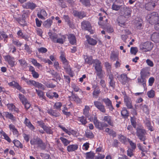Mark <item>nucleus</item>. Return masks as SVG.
<instances>
[{"label": "nucleus", "mask_w": 159, "mask_h": 159, "mask_svg": "<svg viewBox=\"0 0 159 159\" xmlns=\"http://www.w3.org/2000/svg\"><path fill=\"white\" fill-rule=\"evenodd\" d=\"M159 19L158 15L156 12H153L148 14L146 17V19L151 24H153L156 23Z\"/></svg>", "instance_id": "obj_1"}, {"label": "nucleus", "mask_w": 159, "mask_h": 159, "mask_svg": "<svg viewBox=\"0 0 159 159\" xmlns=\"http://www.w3.org/2000/svg\"><path fill=\"white\" fill-rule=\"evenodd\" d=\"M30 142L31 145H37L38 147L43 150H44L46 148V146L45 143L43 142L38 137L32 139L30 140Z\"/></svg>", "instance_id": "obj_2"}, {"label": "nucleus", "mask_w": 159, "mask_h": 159, "mask_svg": "<svg viewBox=\"0 0 159 159\" xmlns=\"http://www.w3.org/2000/svg\"><path fill=\"white\" fill-rule=\"evenodd\" d=\"M93 122L95 127L100 130H102L104 129V128L108 126L107 124L104 122L99 121L96 117H94Z\"/></svg>", "instance_id": "obj_3"}, {"label": "nucleus", "mask_w": 159, "mask_h": 159, "mask_svg": "<svg viewBox=\"0 0 159 159\" xmlns=\"http://www.w3.org/2000/svg\"><path fill=\"white\" fill-rule=\"evenodd\" d=\"M146 134V131L144 129L139 128L136 129V135L142 141H144L146 139L145 136Z\"/></svg>", "instance_id": "obj_4"}, {"label": "nucleus", "mask_w": 159, "mask_h": 159, "mask_svg": "<svg viewBox=\"0 0 159 159\" xmlns=\"http://www.w3.org/2000/svg\"><path fill=\"white\" fill-rule=\"evenodd\" d=\"M81 28L82 30H88L91 34L93 33V30H92V26L90 23L87 21L84 20L81 23Z\"/></svg>", "instance_id": "obj_5"}, {"label": "nucleus", "mask_w": 159, "mask_h": 159, "mask_svg": "<svg viewBox=\"0 0 159 159\" xmlns=\"http://www.w3.org/2000/svg\"><path fill=\"white\" fill-rule=\"evenodd\" d=\"M102 100L105 103L106 107L109 109L110 111H112L114 108L111 101L107 98H103Z\"/></svg>", "instance_id": "obj_6"}, {"label": "nucleus", "mask_w": 159, "mask_h": 159, "mask_svg": "<svg viewBox=\"0 0 159 159\" xmlns=\"http://www.w3.org/2000/svg\"><path fill=\"white\" fill-rule=\"evenodd\" d=\"M131 10L129 7L124 5V8L123 9L122 11H120L121 15L124 16L125 18H128L131 16Z\"/></svg>", "instance_id": "obj_7"}, {"label": "nucleus", "mask_w": 159, "mask_h": 159, "mask_svg": "<svg viewBox=\"0 0 159 159\" xmlns=\"http://www.w3.org/2000/svg\"><path fill=\"white\" fill-rule=\"evenodd\" d=\"M95 106L101 112L104 113L106 112L105 106L101 102L98 101H95L94 102Z\"/></svg>", "instance_id": "obj_8"}, {"label": "nucleus", "mask_w": 159, "mask_h": 159, "mask_svg": "<svg viewBox=\"0 0 159 159\" xmlns=\"http://www.w3.org/2000/svg\"><path fill=\"white\" fill-rule=\"evenodd\" d=\"M108 77V81L109 86L114 89L115 88L116 82L114 80V77L113 74L107 75Z\"/></svg>", "instance_id": "obj_9"}, {"label": "nucleus", "mask_w": 159, "mask_h": 159, "mask_svg": "<svg viewBox=\"0 0 159 159\" xmlns=\"http://www.w3.org/2000/svg\"><path fill=\"white\" fill-rule=\"evenodd\" d=\"M153 46V45L151 42H147L143 44L141 46V48L144 52H147L151 50Z\"/></svg>", "instance_id": "obj_10"}, {"label": "nucleus", "mask_w": 159, "mask_h": 159, "mask_svg": "<svg viewBox=\"0 0 159 159\" xmlns=\"http://www.w3.org/2000/svg\"><path fill=\"white\" fill-rule=\"evenodd\" d=\"M4 58L5 60L8 62L10 67H13L16 65V63L14 61V57L7 55L5 56Z\"/></svg>", "instance_id": "obj_11"}, {"label": "nucleus", "mask_w": 159, "mask_h": 159, "mask_svg": "<svg viewBox=\"0 0 159 159\" xmlns=\"http://www.w3.org/2000/svg\"><path fill=\"white\" fill-rule=\"evenodd\" d=\"M124 3L123 2L120 3V5L116 4L114 3L111 6V9L115 11L120 10V12L122 11V9L124 8Z\"/></svg>", "instance_id": "obj_12"}, {"label": "nucleus", "mask_w": 159, "mask_h": 159, "mask_svg": "<svg viewBox=\"0 0 159 159\" xmlns=\"http://www.w3.org/2000/svg\"><path fill=\"white\" fill-rule=\"evenodd\" d=\"M93 66L97 72H102V66H101V62L98 60H95L94 61Z\"/></svg>", "instance_id": "obj_13"}, {"label": "nucleus", "mask_w": 159, "mask_h": 159, "mask_svg": "<svg viewBox=\"0 0 159 159\" xmlns=\"http://www.w3.org/2000/svg\"><path fill=\"white\" fill-rule=\"evenodd\" d=\"M73 14L75 16L77 17L80 19H82L86 16V15L84 11H77L74 10Z\"/></svg>", "instance_id": "obj_14"}, {"label": "nucleus", "mask_w": 159, "mask_h": 159, "mask_svg": "<svg viewBox=\"0 0 159 159\" xmlns=\"http://www.w3.org/2000/svg\"><path fill=\"white\" fill-rule=\"evenodd\" d=\"M29 15V12L28 11H24L23 14L22 15V19L21 20H20L19 21V23L23 26L25 25V19Z\"/></svg>", "instance_id": "obj_15"}, {"label": "nucleus", "mask_w": 159, "mask_h": 159, "mask_svg": "<svg viewBox=\"0 0 159 159\" xmlns=\"http://www.w3.org/2000/svg\"><path fill=\"white\" fill-rule=\"evenodd\" d=\"M23 7L24 8L33 10L37 7V5L32 2H28L23 4Z\"/></svg>", "instance_id": "obj_16"}, {"label": "nucleus", "mask_w": 159, "mask_h": 159, "mask_svg": "<svg viewBox=\"0 0 159 159\" xmlns=\"http://www.w3.org/2000/svg\"><path fill=\"white\" fill-rule=\"evenodd\" d=\"M124 100L126 106L128 108L131 109L133 108L131 100L129 97L125 96L124 98Z\"/></svg>", "instance_id": "obj_17"}, {"label": "nucleus", "mask_w": 159, "mask_h": 159, "mask_svg": "<svg viewBox=\"0 0 159 159\" xmlns=\"http://www.w3.org/2000/svg\"><path fill=\"white\" fill-rule=\"evenodd\" d=\"M47 111V113L50 115L55 117H58L60 115V112L56 110H53L50 109H48Z\"/></svg>", "instance_id": "obj_18"}, {"label": "nucleus", "mask_w": 159, "mask_h": 159, "mask_svg": "<svg viewBox=\"0 0 159 159\" xmlns=\"http://www.w3.org/2000/svg\"><path fill=\"white\" fill-rule=\"evenodd\" d=\"M46 95L50 99H52L53 98L57 99L59 97V95L56 92H48L46 93Z\"/></svg>", "instance_id": "obj_19"}, {"label": "nucleus", "mask_w": 159, "mask_h": 159, "mask_svg": "<svg viewBox=\"0 0 159 159\" xmlns=\"http://www.w3.org/2000/svg\"><path fill=\"white\" fill-rule=\"evenodd\" d=\"M119 80L123 85L125 84L128 81V78L126 75L125 74H121L120 76Z\"/></svg>", "instance_id": "obj_20"}, {"label": "nucleus", "mask_w": 159, "mask_h": 159, "mask_svg": "<svg viewBox=\"0 0 159 159\" xmlns=\"http://www.w3.org/2000/svg\"><path fill=\"white\" fill-rule=\"evenodd\" d=\"M68 39L70 43L72 44H75L76 43V39L74 35L70 34L68 35Z\"/></svg>", "instance_id": "obj_21"}, {"label": "nucleus", "mask_w": 159, "mask_h": 159, "mask_svg": "<svg viewBox=\"0 0 159 159\" xmlns=\"http://www.w3.org/2000/svg\"><path fill=\"white\" fill-rule=\"evenodd\" d=\"M78 146L77 144H72L68 146L67 150L68 152H72L77 149Z\"/></svg>", "instance_id": "obj_22"}, {"label": "nucleus", "mask_w": 159, "mask_h": 159, "mask_svg": "<svg viewBox=\"0 0 159 159\" xmlns=\"http://www.w3.org/2000/svg\"><path fill=\"white\" fill-rule=\"evenodd\" d=\"M155 6V4L153 2H149L145 5V8L148 11L153 9Z\"/></svg>", "instance_id": "obj_23"}, {"label": "nucleus", "mask_w": 159, "mask_h": 159, "mask_svg": "<svg viewBox=\"0 0 159 159\" xmlns=\"http://www.w3.org/2000/svg\"><path fill=\"white\" fill-rule=\"evenodd\" d=\"M84 59L85 60V62L89 65H92V63H94L93 60L92 59L91 56H85L84 57Z\"/></svg>", "instance_id": "obj_24"}, {"label": "nucleus", "mask_w": 159, "mask_h": 159, "mask_svg": "<svg viewBox=\"0 0 159 159\" xmlns=\"http://www.w3.org/2000/svg\"><path fill=\"white\" fill-rule=\"evenodd\" d=\"M24 123L31 130H33L34 129V126L31 123L30 120L27 118H25Z\"/></svg>", "instance_id": "obj_25"}, {"label": "nucleus", "mask_w": 159, "mask_h": 159, "mask_svg": "<svg viewBox=\"0 0 159 159\" xmlns=\"http://www.w3.org/2000/svg\"><path fill=\"white\" fill-rule=\"evenodd\" d=\"M111 117L110 116H105L103 119V120L106 122L108 125L111 126H113V122L111 119Z\"/></svg>", "instance_id": "obj_26"}, {"label": "nucleus", "mask_w": 159, "mask_h": 159, "mask_svg": "<svg viewBox=\"0 0 159 159\" xmlns=\"http://www.w3.org/2000/svg\"><path fill=\"white\" fill-rule=\"evenodd\" d=\"M121 114L123 118H126L129 116V112L125 107H123L121 111Z\"/></svg>", "instance_id": "obj_27"}, {"label": "nucleus", "mask_w": 159, "mask_h": 159, "mask_svg": "<svg viewBox=\"0 0 159 159\" xmlns=\"http://www.w3.org/2000/svg\"><path fill=\"white\" fill-rule=\"evenodd\" d=\"M144 123L146 126L148 127L149 130L151 131L153 130V128L151 125L150 123V120L149 119L146 118L144 120Z\"/></svg>", "instance_id": "obj_28"}, {"label": "nucleus", "mask_w": 159, "mask_h": 159, "mask_svg": "<svg viewBox=\"0 0 159 159\" xmlns=\"http://www.w3.org/2000/svg\"><path fill=\"white\" fill-rule=\"evenodd\" d=\"M151 38L152 41L155 43L159 42V34L154 33L151 36Z\"/></svg>", "instance_id": "obj_29"}, {"label": "nucleus", "mask_w": 159, "mask_h": 159, "mask_svg": "<svg viewBox=\"0 0 159 159\" xmlns=\"http://www.w3.org/2000/svg\"><path fill=\"white\" fill-rule=\"evenodd\" d=\"M86 37L87 39L88 42L89 44L94 45L96 44L97 41L96 40L89 37V36H86Z\"/></svg>", "instance_id": "obj_30"}, {"label": "nucleus", "mask_w": 159, "mask_h": 159, "mask_svg": "<svg viewBox=\"0 0 159 159\" xmlns=\"http://www.w3.org/2000/svg\"><path fill=\"white\" fill-rule=\"evenodd\" d=\"M36 91L39 96V98L42 99L46 100V98L45 96L44 92L40 90L36 89Z\"/></svg>", "instance_id": "obj_31"}, {"label": "nucleus", "mask_w": 159, "mask_h": 159, "mask_svg": "<svg viewBox=\"0 0 159 159\" xmlns=\"http://www.w3.org/2000/svg\"><path fill=\"white\" fill-rule=\"evenodd\" d=\"M138 84L143 85L144 88L146 86V80L145 79L141 77L140 78H138Z\"/></svg>", "instance_id": "obj_32"}, {"label": "nucleus", "mask_w": 159, "mask_h": 159, "mask_svg": "<svg viewBox=\"0 0 159 159\" xmlns=\"http://www.w3.org/2000/svg\"><path fill=\"white\" fill-rule=\"evenodd\" d=\"M71 93L72 94L71 97L73 100L77 103H80L81 102L80 99L76 94L73 93V91L71 92Z\"/></svg>", "instance_id": "obj_33"}, {"label": "nucleus", "mask_w": 159, "mask_h": 159, "mask_svg": "<svg viewBox=\"0 0 159 159\" xmlns=\"http://www.w3.org/2000/svg\"><path fill=\"white\" fill-rule=\"evenodd\" d=\"M104 65L106 68L107 75L109 74H112L111 71V66L109 62H106L105 63Z\"/></svg>", "instance_id": "obj_34"}, {"label": "nucleus", "mask_w": 159, "mask_h": 159, "mask_svg": "<svg viewBox=\"0 0 159 159\" xmlns=\"http://www.w3.org/2000/svg\"><path fill=\"white\" fill-rule=\"evenodd\" d=\"M52 23V20L50 19H48L44 22L43 25L46 28H49L50 27Z\"/></svg>", "instance_id": "obj_35"}, {"label": "nucleus", "mask_w": 159, "mask_h": 159, "mask_svg": "<svg viewBox=\"0 0 159 159\" xmlns=\"http://www.w3.org/2000/svg\"><path fill=\"white\" fill-rule=\"evenodd\" d=\"M90 107L89 106H85L84 109L83 114L86 117H89V110Z\"/></svg>", "instance_id": "obj_36"}, {"label": "nucleus", "mask_w": 159, "mask_h": 159, "mask_svg": "<svg viewBox=\"0 0 159 159\" xmlns=\"http://www.w3.org/2000/svg\"><path fill=\"white\" fill-rule=\"evenodd\" d=\"M60 139L65 146H67L68 145L70 144V141L67 140L66 138L63 137H61L60 138Z\"/></svg>", "instance_id": "obj_37"}, {"label": "nucleus", "mask_w": 159, "mask_h": 159, "mask_svg": "<svg viewBox=\"0 0 159 159\" xmlns=\"http://www.w3.org/2000/svg\"><path fill=\"white\" fill-rule=\"evenodd\" d=\"M4 114L5 115V116L6 118H9V119L13 120H15V117H14L13 115H12L11 113H9L8 112H4Z\"/></svg>", "instance_id": "obj_38"}, {"label": "nucleus", "mask_w": 159, "mask_h": 159, "mask_svg": "<svg viewBox=\"0 0 159 159\" xmlns=\"http://www.w3.org/2000/svg\"><path fill=\"white\" fill-rule=\"evenodd\" d=\"M13 143L14 144L15 146L17 148H23L22 144L21 143L17 140H14L13 141Z\"/></svg>", "instance_id": "obj_39"}, {"label": "nucleus", "mask_w": 159, "mask_h": 159, "mask_svg": "<svg viewBox=\"0 0 159 159\" xmlns=\"http://www.w3.org/2000/svg\"><path fill=\"white\" fill-rule=\"evenodd\" d=\"M62 106V104L60 102H57L55 103L53 105L54 108L60 111L61 108Z\"/></svg>", "instance_id": "obj_40"}, {"label": "nucleus", "mask_w": 159, "mask_h": 159, "mask_svg": "<svg viewBox=\"0 0 159 159\" xmlns=\"http://www.w3.org/2000/svg\"><path fill=\"white\" fill-rule=\"evenodd\" d=\"M64 68L67 74H69L70 76L73 77L72 72L70 65L66 67H64Z\"/></svg>", "instance_id": "obj_41"}, {"label": "nucleus", "mask_w": 159, "mask_h": 159, "mask_svg": "<svg viewBox=\"0 0 159 159\" xmlns=\"http://www.w3.org/2000/svg\"><path fill=\"white\" fill-rule=\"evenodd\" d=\"M78 120L80 121L82 124L84 125H85L87 123L86 118L83 116L81 117H79Z\"/></svg>", "instance_id": "obj_42"}, {"label": "nucleus", "mask_w": 159, "mask_h": 159, "mask_svg": "<svg viewBox=\"0 0 159 159\" xmlns=\"http://www.w3.org/2000/svg\"><path fill=\"white\" fill-rule=\"evenodd\" d=\"M8 84L9 86L13 88H15L16 89H17V88L19 86V84L18 83L14 81L8 83Z\"/></svg>", "instance_id": "obj_43"}, {"label": "nucleus", "mask_w": 159, "mask_h": 159, "mask_svg": "<svg viewBox=\"0 0 159 159\" xmlns=\"http://www.w3.org/2000/svg\"><path fill=\"white\" fill-rule=\"evenodd\" d=\"M85 136L86 137L92 139L94 137V135L92 132L90 130H87L85 132Z\"/></svg>", "instance_id": "obj_44"}, {"label": "nucleus", "mask_w": 159, "mask_h": 159, "mask_svg": "<svg viewBox=\"0 0 159 159\" xmlns=\"http://www.w3.org/2000/svg\"><path fill=\"white\" fill-rule=\"evenodd\" d=\"M64 107L62 110V113L67 116H69L70 115V112H68V108L66 107V105H64Z\"/></svg>", "instance_id": "obj_45"}, {"label": "nucleus", "mask_w": 159, "mask_h": 159, "mask_svg": "<svg viewBox=\"0 0 159 159\" xmlns=\"http://www.w3.org/2000/svg\"><path fill=\"white\" fill-rule=\"evenodd\" d=\"M19 98L23 104L26 102H27L28 101L24 95L21 94H19Z\"/></svg>", "instance_id": "obj_46"}, {"label": "nucleus", "mask_w": 159, "mask_h": 159, "mask_svg": "<svg viewBox=\"0 0 159 159\" xmlns=\"http://www.w3.org/2000/svg\"><path fill=\"white\" fill-rule=\"evenodd\" d=\"M31 62L35 66L39 68L40 67H42L41 65L39 63H38L36 60L34 58H31Z\"/></svg>", "instance_id": "obj_47"}, {"label": "nucleus", "mask_w": 159, "mask_h": 159, "mask_svg": "<svg viewBox=\"0 0 159 159\" xmlns=\"http://www.w3.org/2000/svg\"><path fill=\"white\" fill-rule=\"evenodd\" d=\"M141 109L146 114H148L149 109L147 106L144 105L140 107Z\"/></svg>", "instance_id": "obj_48"}, {"label": "nucleus", "mask_w": 159, "mask_h": 159, "mask_svg": "<svg viewBox=\"0 0 159 159\" xmlns=\"http://www.w3.org/2000/svg\"><path fill=\"white\" fill-rule=\"evenodd\" d=\"M101 93L99 89H95L93 93V97L95 98H97L98 96V95Z\"/></svg>", "instance_id": "obj_49"}, {"label": "nucleus", "mask_w": 159, "mask_h": 159, "mask_svg": "<svg viewBox=\"0 0 159 159\" xmlns=\"http://www.w3.org/2000/svg\"><path fill=\"white\" fill-rule=\"evenodd\" d=\"M43 129L48 134H52L53 133V131L50 128L47 126L46 125L45 126Z\"/></svg>", "instance_id": "obj_50"}, {"label": "nucleus", "mask_w": 159, "mask_h": 159, "mask_svg": "<svg viewBox=\"0 0 159 159\" xmlns=\"http://www.w3.org/2000/svg\"><path fill=\"white\" fill-rule=\"evenodd\" d=\"M80 2L85 6H89L91 5L89 0H80Z\"/></svg>", "instance_id": "obj_51"}, {"label": "nucleus", "mask_w": 159, "mask_h": 159, "mask_svg": "<svg viewBox=\"0 0 159 159\" xmlns=\"http://www.w3.org/2000/svg\"><path fill=\"white\" fill-rule=\"evenodd\" d=\"M86 158L92 159L93 158L94 154L92 152H88L86 153Z\"/></svg>", "instance_id": "obj_52"}, {"label": "nucleus", "mask_w": 159, "mask_h": 159, "mask_svg": "<svg viewBox=\"0 0 159 159\" xmlns=\"http://www.w3.org/2000/svg\"><path fill=\"white\" fill-rule=\"evenodd\" d=\"M63 18L65 21L66 22L68 25H70L71 24V22L70 20V18L68 16L64 15Z\"/></svg>", "instance_id": "obj_53"}, {"label": "nucleus", "mask_w": 159, "mask_h": 159, "mask_svg": "<svg viewBox=\"0 0 159 159\" xmlns=\"http://www.w3.org/2000/svg\"><path fill=\"white\" fill-rule=\"evenodd\" d=\"M12 43L17 47H20L22 45V43L17 39H13L12 40Z\"/></svg>", "instance_id": "obj_54"}, {"label": "nucleus", "mask_w": 159, "mask_h": 159, "mask_svg": "<svg viewBox=\"0 0 159 159\" xmlns=\"http://www.w3.org/2000/svg\"><path fill=\"white\" fill-rule=\"evenodd\" d=\"M24 47V49L26 51V52L29 54L31 53L32 51V49L30 48L29 46L27 44H25Z\"/></svg>", "instance_id": "obj_55"}, {"label": "nucleus", "mask_w": 159, "mask_h": 159, "mask_svg": "<svg viewBox=\"0 0 159 159\" xmlns=\"http://www.w3.org/2000/svg\"><path fill=\"white\" fill-rule=\"evenodd\" d=\"M130 121L132 126L134 127L135 128L136 126V119L134 117H131Z\"/></svg>", "instance_id": "obj_56"}, {"label": "nucleus", "mask_w": 159, "mask_h": 159, "mask_svg": "<svg viewBox=\"0 0 159 159\" xmlns=\"http://www.w3.org/2000/svg\"><path fill=\"white\" fill-rule=\"evenodd\" d=\"M59 127L61 128L63 131H64L66 133L68 134L69 135H70L72 133L71 132L68 130L67 129H66L65 127H64L62 125H59Z\"/></svg>", "instance_id": "obj_57"}, {"label": "nucleus", "mask_w": 159, "mask_h": 159, "mask_svg": "<svg viewBox=\"0 0 159 159\" xmlns=\"http://www.w3.org/2000/svg\"><path fill=\"white\" fill-rule=\"evenodd\" d=\"M110 58L113 61L118 59V55L117 54L114 53H112L111 55Z\"/></svg>", "instance_id": "obj_58"}, {"label": "nucleus", "mask_w": 159, "mask_h": 159, "mask_svg": "<svg viewBox=\"0 0 159 159\" xmlns=\"http://www.w3.org/2000/svg\"><path fill=\"white\" fill-rule=\"evenodd\" d=\"M137 146L139 149L142 152H146V147L145 146H142L141 144L139 143L137 144Z\"/></svg>", "instance_id": "obj_59"}, {"label": "nucleus", "mask_w": 159, "mask_h": 159, "mask_svg": "<svg viewBox=\"0 0 159 159\" xmlns=\"http://www.w3.org/2000/svg\"><path fill=\"white\" fill-rule=\"evenodd\" d=\"M38 52L40 53H46L47 51V49L45 48L41 47L38 49Z\"/></svg>", "instance_id": "obj_60"}, {"label": "nucleus", "mask_w": 159, "mask_h": 159, "mask_svg": "<svg viewBox=\"0 0 159 159\" xmlns=\"http://www.w3.org/2000/svg\"><path fill=\"white\" fill-rule=\"evenodd\" d=\"M57 38V35L56 34H52L50 36V38L52 41L54 43H56V40Z\"/></svg>", "instance_id": "obj_61"}, {"label": "nucleus", "mask_w": 159, "mask_h": 159, "mask_svg": "<svg viewBox=\"0 0 159 159\" xmlns=\"http://www.w3.org/2000/svg\"><path fill=\"white\" fill-rule=\"evenodd\" d=\"M141 77L145 79L147 75V73L144 70H142L140 72Z\"/></svg>", "instance_id": "obj_62"}, {"label": "nucleus", "mask_w": 159, "mask_h": 159, "mask_svg": "<svg viewBox=\"0 0 159 159\" xmlns=\"http://www.w3.org/2000/svg\"><path fill=\"white\" fill-rule=\"evenodd\" d=\"M35 87L38 88L39 89H41L42 90H44V85L40 83H39L38 82H37Z\"/></svg>", "instance_id": "obj_63"}, {"label": "nucleus", "mask_w": 159, "mask_h": 159, "mask_svg": "<svg viewBox=\"0 0 159 159\" xmlns=\"http://www.w3.org/2000/svg\"><path fill=\"white\" fill-rule=\"evenodd\" d=\"M40 156L43 159H51L50 156L48 154L41 153Z\"/></svg>", "instance_id": "obj_64"}]
</instances>
